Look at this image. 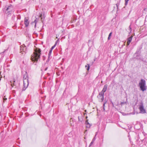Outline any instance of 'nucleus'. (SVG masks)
<instances>
[{"instance_id": "nucleus-21", "label": "nucleus", "mask_w": 147, "mask_h": 147, "mask_svg": "<svg viewBox=\"0 0 147 147\" xmlns=\"http://www.w3.org/2000/svg\"><path fill=\"white\" fill-rule=\"evenodd\" d=\"M52 50L50 49L49 51V54H48L49 56H50L51 55L52 53Z\"/></svg>"}, {"instance_id": "nucleus-20", "label": "nucleus", "mask_w": 147, "mask_h": 147, "mask_svg": "<svg viewBox=\"0 0 147 147\" xmlns=\"http://www.w3.org/2000/svg\"><path fill=\"white\" fill-rule=\"evenodd\" d=\"M23 45V52H25V51H26V47L24 45Z\"/></svg>"}, {"instance_id": "nucleus-30", "label": "nucleus", "mask_w": 147, "mask_h": 147, "mask_svg": "<svg viewBox=\"0 0 147 147\" xmlns=\"http://www.w3.org/2000/svg\"><path fill=\"white\" fill-rule=\"evenodd\" d=\"M47 74L48 75V76L49 75V73H48Z\"/></svg>"}, {"instance_id": "nucleus-24", "label": "nucleus", "mask_w": 147, "mask_h": 147, "mask_svg": "<svg viewBox=\"0 0 147 147\" xmlns=\"http://www.w3.org/2000/svg\"><path fill=\"white\" fill-rule=\"evenodd\" d=\"M129 30H130V33L131 31V25H130L129 26Z\"/></svg>"}, {"instance_id": "nucleus-12", "label": "nucleus", "mask_w": 147, "mask_h": 147, "mask_svg": "<svg viewBox=\"0 0 147 147\" xmlns=\"http://www.w3.org/2000/svg\"><path fill=\"white\" fill-rule=\"evenodd\" d=\"M95 138H93V139L92 140V141L91 142L89 146V147L90 146L92 145V144L94 143V142L95 141Z\"/></svg>"}, {"instance_id": "nucleus-3", "label": "nucleus", "mask_w": 147, "mask_h": 147, "mask_svg": "<svg viewBox=\"0 0 147 147\" xmlns=\"http://www.w3.org/2000/svg\"><path fill=\"white\" fill-rule=\"evenodd\" d=\"M23 80L24 88L23 89V90H24L28 85V74L26 72L23 75Z\"/></svg>"}, {"instance_id": "nucleus-14", "label": "nucleus", "mask_w": 147, "mask_h": 147, "mask_svg": "<svg viewBox=\"0 0 147 147\" xmlns=\"http://www.w3.org/2000/svg\"><path fill=\"white\" fill-rule=\"evenodd\" d=\"M40 18H41V20L42 22H43V20L44 18H44L42 17V14H41L40 15Z\"/></svg>"}, {"instance_id": "nucleus-26", "label": "nucleus", "mask_w": 147, "mask_h": 147, "mask_svg": "<svg viewBox=\"0 0 147 147\" xmlns=\"http://www.w3.org/2000/svg\"><path fill=\"white\" fill-rule=\"evenodd\" d=\"M107 102V101H106L105 102H104V103L103 104V107H105V104Z\"/></svg>"}, {"instance_id": "nucleus-4", "label": "nucleus", "mask_w": 147, "mask_h": 147, "mask_svg": "<svg viewBox=\"0 0 147 147\" xmlns=\"http://www.w3.org/2000/svg\"><path fill=\"white\" fill-rule=\"evenodd\" d=\"M140 90L142 91L146 90V86L145 80L142 79L139 84Z\"/></svg>"}, {"instance_id": "nucleus-5", "label": "nucleus", "mask_w": 147, "mask_h": 147, "mask_svg": "<svg viewBox=\"0 0 147 147\" xmlns=\"http://www.w3.org/2000/svg\"><path fill=\"white\" fill-rule=\"evenodd\" d=\"M139 109L141 113H146V110L144 108L143 103L142 102H140V104Z\"/></svg>"}, {"instance_id": "nucleus-6", "label": "nucleus", "mask_w": 147, "mask_h": 147, "mask_svg": "<svg viewBox=\"0 0 147 147\" xmlns=\"http://www.w3.org/2000/svg\"><path fill=\"white\" fill-rule=\"evenodd\" d=\"M24 24L25 25V26L27 27L28 26L29 24V22L28 21V19L25 18L24 20Z\"/></svg>"}, {"instance_id": "nucleus-9", "label": "nucleus", "mask_w": 147, "mask_h": 147, "mask_svg": "<svg viewBox=\"0 0 147 147\" xmlns=\"http://www.w3.org/2000/svg\"><path fill=\"white\" fill-rule=\"evenodd\" d=\"M39 20L38 19L36 18V19L34 21V22H32V24H33L34 23L35 24L34 27L36 28V24L37 22H38Z\"/></svg>"}, {"instance_id": "nucleus-7", "label": "nucleus", "mask_w": 147, "mask_h": 147, "mask_svg": "<svg viewBox=\"0 0 147 147\" xmlns=\"http://www.w3.org/2000/svg\"><path fill=\"white\" fill-rule=\"evenodd\" d=\"M108 86L107 84H105L104 85V87L103 88L102 90V91L99 93L100 94H104V93L105 92L107 89Z\"/></svg>"}, {"instance_id": "nucleus-1", "label": "nucleus", "mask_w": 147, "mask_h": 147, "mask_svg": "<svg viewBox=\"0 0 147 147\" xmlns=\"http://www.w3.org/2000/svg\"><path fill=\"white\" fill-rule=\"evenodd\" d=\"M41 51L40 49L36 48L34 50L33 54L32 55L31 60L33 61L37 62L40 58Z\"/></svg>"}, {"instance_id": "nucleus-17", "label": "nucleus", "mask_w": 147, "mask_h": 147, "mask_svg": "<svg viewBox=\"0 0 147 147\" xmlns=\"http://www.w3.org/2000/svg\"><path fill=\"white\" fill-rule=\"evenodd\" d=\"M129 0H125V6H126L128 3V1Z\"/></svg>"}, {"instance_id": "nucleus-29", "label": "nucleus", "mask_w": 147, "mask_h": 147, "mask_svg": "<svg viewBox=\"0 0 147 147\" xmlns=\"http://www.w3.org/2000/svg\"><path fill=\"white\" fill-rule=\"evenodd\" d=\"M1 72L0 71V76H1V77H2V76L1 75Z\"/></svg>"}, {"instance_id": "nucleus-31", "label": "nucleus", "mask_w": 147, "mask_h": 147, "mask_svg": "<svg viewBox=\"0 0 147 147\" xmlns=\"http://www.w3.org/2000/svg\"><path fill=\"white\" fill-rule=\"evenodd\" d=\"M103 110H105V107H103Z\"/></svg>"}, {"instance_id": "nucleus-19", "label": "nucleus", "mask_w": 147, "mask_h": 147, "mask_svg": "<svg viewBox=\"0 0 147 147\" xmlns=\"http://www.w3.org/2000/svg\"><path fill=\"white\" fill-rule=\"evenodd\" d=\"M127 102V100H126V101L125 102H121L120 103V105L122 106L124 104H126Z\"/></svg>"}, {"instance_id": "nucleus-28", "label": "nucleus", "mask_w": 147, "mask_h": 147, "mask_svg": "<svg viewBox=\"0 0 147 147\" xmlns=\"http://www.w3.org/2000/svg\"><path fill=\"white\" fill-rule=\"evenodd\" d=\"M47 69H48V67H46L45 69V71H46Z\"/></svg>"}, {"instance_id": "nucleus-32", "label": "nucleus", "mask_w": 147, "mask_h": 147, "mask_svg": "<svg viewBox=\"0 0 147 147\" xmlns=\"http://www.w3.org/2000/svg\"><path fill=\"white\" fill-rule=\"evenodd\" d=\"M87 118V117H86V118Z\"/></svg>"}, {"instance_id": "nucleus-33", "label": "nucleus", "mask_w": 147, "mask_h": 147, "mask_svg": "<svg viewBox=\"0 0 147 147\" xmlns=\"http://www.w3.org/2000/svg\"><path fill=\"white\" fill-rule=\"evenodd\" d=\"M112 105H113V103H112Z\"/></svg>"}, {"instance_id": "nucleus-11", "label": "nucleus", "mask_w": 147, "mask_h": 147, "mask_svg": "<svg viewBox=\"0 0 147 147\" xmlns=\"http://www.w3.org/2000/svg\"><path fill=\"white\" fill-rule=\"evenodd\" d=\"M15 81L14 80H13V82H12L11 81V86L12 87H13L14 86H15Z\"/></svg>"}, {"instance_id": "nucleus-16", "label": "nucleus", "mask_w": 147, "mask_h": 147, "mask_svg": "<svg viewBox=\"0 0 147 147\" xmlns=\"http://www.w3.org/2000/svg\"><path fill=\"white\" fill-rule=\"evenodd\" d=\"M57 44V42H55V45H53V46H52L51 47V50H53V49H54V48L56 46Z\"/></svg>"}, {"instance_id": "nucleus-10", "label": "nucleus", "mask_w": 147, "mask_h": 147, "mask_svg": "<svg viewBox=\"0 0 147 147\" xmlns=\"http://www.w3.org/2000/svg\"><path fill=\"white\" fill-rule=\"evenodd\" d=\"M99 96L100 98V99L101 100V102H102L104 100V94H101L99 93Z\"/></svg>"}, {"instance_id": "nucleus-15", "label": "nucleus", "mask_w": 147, "mask_h": 147, "mask_svg": "<svg viewBox=\"0 0 147 147\" xmlns=\"http://www.w3.org/2000/svg\"><path fill=\"white\" fill-rule=\"evenodd\" d=\"M20 48V52H22V51L23 52V45L21 46Z\"/></svg>"}, {"instance_id": "nucleus-27", "label": "nucleus", "mask_w": 147, "mask_h": 147, "mask_svg": "<svg viewBox=\"0 0 147 147\" xmlns=\"http://www.w3.org/2000/svg\"><path fill=\"white\" fill-rule=\"evenodd\" d=\"M78 121H81L80 120V117L79 116H78Z\"/></svg>"}, {"instance_id": "nucleus-13", "label": "nucleus", "mask_w": 147, "mask_h": 147, "mask_svg": "<svg viewBox=\"0 0 147 147\" xmlns=\"http://www.w3.org/2000/svg\"><path fill=\"white\" fill-rule=\"evenodd\" d=\"M88 65H85V68H86V70L88 71L89 70L90 66L89 64H88Z\"/></svg>"}, {"instance_id": "nucleus-22", "label": "nucleus", "mask_w": 147, "mask_h": 147, "mask_svg": "<svg viewBox=\"0 0 147 147\" xmlns=\"http://www.w3.org/2000/svg\"><path fill=\"white\" fill-rule=\"evenodd\" d=\"M120 1L121 0H120V1H119V2H118L116 4V6H117V8H118V6H119V4H120Z\"/></svg>"}, {"instance_id": "nucleus-23", "label": "nucleus", "mask_w": 147, "mask_h": 147, "mask_svg": "<svg viewBox=\"0 0 147 147\" xmlns=\"http://www.w3.org/2000/svg\"><path fill=\"white\" fill-rule=\"evenodd\" d=\"M88 120H87L86 121V123H85V124L86 125H90V124L89 123H88Z\"/></svg>"}, {"instance_id": "nucleus-8", "label": "nucleus", "mask_w": 147, "mask_h": 147, "mask_svg": "<svg viewBox=\"0 0 147 147\" xmlns=\"http://www.w3.org/2000/svg\"><path fill=\"white\" fill-rule=\"evenodd\" d=\"M133 36H131L129 37L127 39V45H129L132 40Z\"/></svg>"}, {"instance_id": "nucleus-25", "label": "nucleus", "mask_w": 147, "mask_h": 147, "mask_svg": "<svg viewBox=\"0 0 147 147\" xmlns=\"http://www.w3.org/2000/svg\"><path fill=\"white\" fill-rule=\"evenodd\" d=\"M86 125V127L87 128H90L91 126L90 125Z\"/></svg>"}, {"instance_id": "nucleus-18", "label": "nucleus", "mask_w": 147, "mask_h": 147, "mask_svg": "<svg viewBox=\"0 0 147 147\" xmlns=\"http://www.w3.org/2000/svg\"><path fill=\"white\" fill-rule=\"evenodd\" d=\"M112 34V33L111 32L110 33V34H109V36H108V40H109L110 39V37L111 36Z\"/></svg>"}, {"instance_id": "nucleus-2", "label": "nucleus", "mask_w": 147, "mask_h": 147, "mask_svg": "<svg viewBox=\"0 0 147 147\" xmlns=\"http://www.w3.org/2000/svg\"><path fill=\"white\" fill-rule=\"evenodd\" d=\"M13 10V7L11 5H10L7 7H5V8L3 9V12L6 13L7 16L11 14Z\"/></svg>"}]
</instances>
